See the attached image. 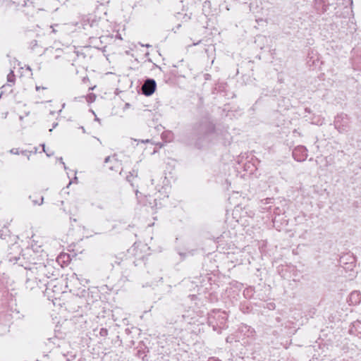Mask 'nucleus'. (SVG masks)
I'll list each match as a JSON object with an SVG mask.
<instances>
[{
	"label": "nucleus",
	"mask_w": 361,
	"mask_h": 361,
	"mask_svg": "<svg viewBox=\"0 0 361 361\" xmlns=\"http://www.w3.org/2000/svg\"><path fill=\"white\" fill-rule=\"evenodd\" d=\"M111 159V157H107L105 159V163H108L109 161H110Z\"/></svg>",
	"instance_id": "obj_7"
},
{
	"label": "nucleus",
	"mask_w": 361,
	"mask_h": 361,
	"mask_svg": "<svg viewBox=\"0 0 361 361\" xmlns=\"http://www.w3.org/2000/svg\"><path fill=\"white\" fill-rule=\"evenodd\" d=\"M41 89H42V90H46V89H47V87H39V86H36V90H37V91H38V90H41Z\"/></svg>",
	"instance_id": "obj_6"
},
{
	"label": "nucleus",
	"mask_w": 361,
	"mask_h": 361,
	"mask_svg": "<svg viewBox=\"0 0 361 361\" xmlns=\"http://www.w3.org/2000/svg\"><path fill=\"white\" fill-rule=\"evenodd\" d=\"M34 203L35 204H41L43 202V197H41L40 198V202H37V201H35V200H33Z\"/></svg>",
	"instance_id": "obj_5"
},
{
	"label": "nucleus",
	"mask_w": 361,
	"mask_h": 361,
	"mask_svg": "<svg viewBox=\"0 0 361 361\" xmlns=\"http://www.w3.org/2000/svg\"><path fill=\"white\" fill-rule=\"evenodd\" d=\"M156 89V82L152 79H147L142 87L145 95L149 96L154 93Z\"/></svg>",
	"instance_id": "obj_1"
},
{
	"label": "nucleus",
	"mask_w": 361,
	"mask_h": 361,
	"mask_svg": "<svg viewBox=\"0 0 361 361\" xmlns=\"http://www.w3.org/2000/svg\"><path fill=\"white\" fill-rule=\"evenodd\" d=\"M360 295L359 293H358V292H357V291H355V292H353V293L350 294V299L352 300L353 298L357 297V299H358V300H360Z\"/></svg>",
	"instance_id": "obj_2"
},
{
	"label": "nucleus",
	"mask_w": 361,
	"mask_h": 361,
	"mask_svg": "<svg viewBox=\"0 0 361 361\" xmlns=\"http://www.w3.org/2000/svg\"><path fill=\"white\" fill-rule=\"evenodd\" d=\"M107 329H102L101 331H100V334L102 336H104V335H106L107 334Z\"/></svg>",
	"instance_id": "obj_4"
},
{
	"label": "nucleus",
	"mask_w": 361,
	"mask_h": 361,
	"mask_svg": "<svg viewBox=\"0 0 361 361\" xmlns=\"http://www.w3.org/2000/svg\"><path fill=\"white\" fill-rule=\"evenodd\" d=\"M43 150H44V152H46V153H47V156H49V157L50 156V154H48V153L46 152V150H45V146H44V145H43Z\"/></svg>",
	"instance_id": "obj_8"
},
{
	"label": "nucleus",
	"mask_w": 361,
	"mask_h": 361,
	"mask_svg": "<svg viewBox=\"0 0 361 361\" xmlns=\"http://www.w3.org/2000/svg\"><path fill=\"white\" fill-rule=\"evenodd\" d=\"M13 78H14L13 72L11 71V73L8 75V81L13 82Z\"/></svg>",
	"instance_id": "obj_3"
},
{
	"label": "nucleus",
	"mask_w": 361,
	"mask_h": 361,
	"mask_svg": "<svg viewBox=\"0 0 361 361\" xmlns=\"http://www.w3.org/2000/svg\"><path fill=\"white\" fill-rule=\"evenodd\" d=\"M11 153H15V151H13V149H11Z\"/></svg>",
	"instance_id": "obj_9"
}]
</instances>
